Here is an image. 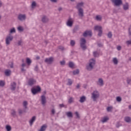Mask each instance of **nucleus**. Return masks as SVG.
Wrapping results in <instances>:
<instances>
[{
  "instance_id": "1",
  "label": "nucleus",
  "mask_w": 131,
  "mask_h": 131,
  "mask_svg": "<svg viewBox=\"0 0 131 131\" xmlns=\"http://www.w3.org/2000/svg\"><path fill=\"white\" fill-rule=\"evenodd\" d=\"M96 65V59L94 58H91L89 63L86 65V70L88 71H92Z\"/></svg>"
},
{
  "instance_id": "2",
  "label": "nucleus",
  "mask_w": 131,
  "mask_h": 131,
  "mask_svg": "<svg viewBox=\"0 0 131 131\" xmlns=\"http://www.w3.org/2000/svg\"><path fill=\"white\" fill-rule=\"evenodd\" d=\"M100 98V93L97 90H95L91 93V99L94 102H97Z\"/></svg>"
},
{
  "instance_id": "3",
  "label": "nucleus",
  "mask_w": 131,
  "mask_h": 131,
  "mask_svg": "<svg viewBox=\"0 0 131 131\" xmlns=\"http://www.w3.org/2000/svg\"><path fill=\"white\" fill-rule=\"evenodd\" d=\"M86 41H85V39L83 38H81L80 40V45L81 49L83 50H86V46H85V43Z\"/></svg>"
},
{
  "instance_id": "4",
  "label": "nucleus",
  "mask_w": 131,
  "mask_h": 131,
  "mask_svg": "<svg viewBox=\"0 0 131 131\" xmlns=\"http://www.w3.org/2000/svg\"><path fill=\"white\" fill-rule=\"evenodd\" d=\"M41 89L40 87L39 86H37L36 87L33 88L31 89V92L33 95H36L37 93H39L40 92Z\"/></svg>"
},
{
  "instance_id": "5",
  "label": "nucleus",
  "mask_w": 131,
  "mask_h": 131,
  "mask_svg": "<svg viewBox=\"0 0 131 131\" xmlns=\"http://www.w3.org/2000/svg\"><path fill=\"white\" fill-rule=\"evenodd\" d=\"M14 37L12 35H9L6 37V43L7 46H9V45L11 43V41L13 40V39Z\"/></svg>"
},
{
  "instance_id": "6",
  "label": "nucleus",
  "mask_w": 131,
  "mask_h": 131,
  "mask_svg": "<svg viewBox=\"0 0 131 131\" xmlns=\"http://www.w3.org/2000/svg\"><path fill=\"white\" fill-rule=\"evenodd\" d=\"M97 84L98 86H104V84H105L104 79L103 78H99L97 81Z\"/></svg>"
},
{
  "instance_id": "7",
  "label": "nucleus",
  "mask_w": 131,
  "mask_h": 131,
  "mask_svg": "<svg viewBox=\"0 0 131 131\" xmlns=\"http://www.w3.org/2000/svg\"><path fill=\"white\" fill-rule=\"evenodd\" d=\"M112 3H113L114 5L119 7V6H121L122 5V0H111Z\"/></svg>"
},
{
  "instance_id": "8",
  "label": "nucleus",
  "mask_w": 131,
  "mask_h": 131,
  "mask_svg": "<svg viewBox=\"0 0 131 131\" xmlns=\"http://www.w3.org/2000/svg\"><path fill=\"white\" fill-rule=\"evenodd\" d=\"M17 18L19 21H25L26 20V14H19Z\"/></svg>"
},
{
  "instance_id": "9",
  "label": "nucleus",
  "mask_w": 131,
  "mask_h": 131,
  "mask_svg": "<svg viewBox=\"0 0 131 131\" xmlns=\"http://www.w3.org/2000/svg\"><path fill=\"white\" fill-rule=\"evenodd\" d=\"M67 25L69 26V27H72V25H73V19H69L67 22Z\"/></svg>"
},
{
  "instance_id": "10",
  "label": "nucleus",
  "mask_w": 131,
  "mask_h": 131,
  "mask_svg": "<svg viewBox=\"0 0 131 131\" xmlns=\"http://www.w3.org/2000/svg\"><path fill=\"white\" fill-rule=\"evenodd\" d=\"M28 83L29 85L35 84L36 83V80L33 78H31L29 80Z\"/></svg>"
},
{
  "instance_id": "11",
  "label": "nucleus",
  "mask_w": 131,
  "mask_h": 131,
  "mask_svg": "<svg viewBox=\"0 0 131 131\" xmlns=\"http://www.w3.org/2000/svg\"><path fill=\"white\" fill-rule=\"evenodd\" d=\"M28 105V102L26 101L23 102V107L24 109H25V112H27L28 111V107H27Z\"/></svg>"
},
{
  "instance_id": "12",
  "label": "nucleus",
  "mask_w": 131,
  "mask_h": 131,
  "mask_svg": "<svg viewBox=\"0 0 131 131\" xmlns=\"http://www.w3.org/2000/svg\"><path fill=\"white\" fill-rule=\"evenodd\" d=\"M78 12L79 16L82 18L83 17V10L82 8H78Z\"/></svg>"
},
{
  "instance_id": "13",
  "label": "nucleus",
  "mask_w": 131,
  "mask_h": 131,
  "mask_svg": "<svg viewBox=\"0 0 131 131\" xmlns=\"http://www.w3.org/2000/svg\"><path fill=\"white\" fill-rule=\"evenodd\" d=\"M36 120V117L33 116L32 117V118L29 120V124L30 126H32L34 121H35Z\"/></svg>"
},
{
  "instance_id": "14",
  "label": "nucleus",
  "mask_w": 131,
  "mask_h": 131,
  "mask_svg": "<svg viewBox=\"0 0 131 131\" xmlns=\"http://www.w3.org/2000/svg\"><path fill=\"white\" fill-rule=\"evenodd\" d=\"M53 61H54V58L53 57L45 59V62L46 63H47V64H51V63H53Z\"/></svg>"
},
{
  "instance_id": "15",
  "label": "nucleus",
  "mask_w": 131,
  "mask_h": 131,
  "mask_svg": "<svg viewBox=\"0 0 131 131\" xmlns=\"http://www.w3.org/2000/svg\"><path fill=\"white\" fill-rule=\"evenodd\" d=\"M47 127L48 125L43 124L40 127L39 131H46L47 130Z\"/></svg>"
},
{
  "instance_id": "16",
  "label": "nucleus",
  "mask_w": 131,
  "mask_h": 131,
  "mask_svg": "<svg viewBox=\"0 0 131 131\" xmlns=\"http://www.w3.org/2000/svg\"><path fill=\"white\" fill-rule=\"evenodd\" d=\"M41 101L42 105H45L46 103H47V99L46 98V96L44 95L42 96L41 98Z\"/></svg>"
},
{
  "instance_id": "17",
  "label": "nucleus",
  "mask_w": 131,
  "mask_h": 131,
  "mask_svg": "<svg viewBox=\"0 0 131 131\" xmlns=\"http://www.w3.org/2000/svg\"><path fill=\"white\" fill-rule=\"evenodd\" d=\"M83 36H92V31H86L83 33Z\"/></svg>"
},
{
  "instance_id": "18",
  "label": "nucleus",
  "mask_w": 131,
  "mask_h": 131,
  "mask_svg": "<svg viewBox=\"0 0 131 131\" xmlns=\"http://www.w3.org/2000/svg\"><path fill=\"white\" fill-rule=\"evenodd\" d=\"M123 10L125 11H127V10H128L129 8V5H128V3H126L123 5Z\"/></svg>"
},
{
  "instance_id": "19",
  "label": "nucleus",
  "mask_w": 131,
  "mask_h": 131,
  "mask_svg": "<svg viewBox=\"0 0 131 131\" xmlns=\"http://www.w3.org/2000/svg\"><path fill=\"white\" fill-rule=\"evenodd\" d=\"M10 90H11V91H15V90H16V83L14 82L11 83Z\"/></svg>"
},
{
  "instance_id": "20",
  "label": "nucleus",
  "mask_w": 131,
  "mask_h": 131,
  "mask_svg": "<svg viewBox=\"0 0 131 131\" xmlns=\"http://www.w3.org/2000/svg\"><path fill=\"white\" fill-rule=\"evenodd\" d=\"M86 100V97L85 96H81L80 97L79 102L80 103H84Z\"/></svg>"
},
{
  "instance_id": "21",
  "label": "nucleus",
  "mask_w": 131,
  "mask_h": 131,
  "mask_svg": "<svg viewBox=\"0 0 131 131\" xmlns=\"http://www.w3.org/2000/svg\"><path fill=\"white\" fill-rule=\"evenodd\" d=\"M108 120H109V117H104L101 119V122H102V123H105V122H107Z\"/></svg>"
},
{
  "instance_id": "22",
  "label": "nucleus",
  "mask_w": 131,
  "mask_h": 131,
  "mask_svg": "<svg viewBox=\"0 0 131 131\" xmlns=\"http://www.w3.org/2000/svg\"><path fill=\"white\" fill-rule=\"evenodd\" d=\"M26 112H25V108H24V110L19 108L18 110V114H19V115H22V114H23V113H26Z\"/></svg>"
},
{
  "instance_id": "23",
  "label": "nucleus",
  "mask_w": 131,
  "mask_h": 131,
  "mask_svg": "<svg viewBox=\"0 0 131 131\" xmlns=\"http://www.w3.org/2000/svg\"><path fill=\"white\" fill-rule=\"evenodd\" d=\"M26 62L28 65H30L31 63L32 62V61L31 59L28 57H27L26 59Z\"/></svg>"
},
{
  "instance_id": "24",
  "label": "nucleus",
  "mask_w": 131,
  "mask_h": 131,
  "mask_svg": "<svg viewBox=\"0 0 131 131\" xmlns=\"http://www.w3.org/2000/svg\"><path fill=\"white\" fill-rule=\"evenodd\" d=\"M94 30L100 31V30H102V27L100 26H95L94 27Z\"/></svg>"
},
{
  "instance_id": "25",
  "label": "nucleus",
  "mask_w": 131,
  "mask_h": 131,
  "mask_svg": "<svg viewBox=\"0 0 131 131\" xmlns=\"http://www.w3.org/2000/svg\"><path fill=\"white\" fill-rule=\"evenodd\" d=\"M83 6V3L80 2L77 4L76 8L77 9H81V7Z\"/></svg>"
},
{
  "instance_id": "26",
  "label": "nucleus",
  "mask_w": 131,
  "mask_h": 131,
  "mask_svg": "<svg viewBox=\"0 0 131 131\" xmlns=\"http://www.w3.org/2000/svg\"><path fill=\"white\" fill-rule=\"evenodd\" d=\"M42 21L44 23L48 22V21H49V18H48V17L44 15L42 17Z\"/></svg>"
},
{
  "instance_id": "27",
  "label": "nucleus",
  "mask_w": 131,
  "mask_h": 131,
  "mask_svg": "<svg viewBox=\"0 0 131 131\" xmlns=\"http://www.w3.org/2000/svg\"><path fill=\"white\" fill-rule=\"evenodd\" d=\"M113 62L114 63V65H117V64H118V59L116 57L113 58Z\"/></svg>"
},
{
  "instance_id": "28",
  "label": "nucleus",
  "mask_w": 131,
  "mask_h": 131,
  "mask_svg": "<svg viewBox=\"0 0 131 131\" xmlns=\"http://www.w3.org/2000/svg\"><path fill=\"white\" fill-rule=\"evenodd\" d=\"M17 30L19 31V32H22L23 31H24V28H23V26H19L17 27Z\"/></svg>"
},
{
  "instance_id": "29",
  "label": "nucleus",
  "mask_w": 131,
  "mask_h": 131,
  "mask_svg": "<svg viewBox=\"0 0 131 131\" xmlns=\"http://www.w3.org/2000/svg\"><path fill=\"white\" fill-rule=\"evenodd\" d=\"M124 120L125 121H126V122H128V123L131 122V118L129 117H125Z\"/></svg>"
},
{
  "instance_id": "30",
  "label": "nucleus",
  "mask_w": 131,
  "mask_h": 131,
  "mask_svg": "<svg viewBox=\"0 0 131 131\" xmlns=\"http://www.w3.org/2000/svg\"><path fill=\"white\" fill-rule=\"evenodd\" d=\"M5 75L7 76H9V75H11V70H6L5 71Z\"/></svg>"
},
{
  "instance_id": "31",
  "label": "nucleus",
  "mask_w": 131,
  "mask_h": 131,
  "mask_svg": "<svg viewBox=\"0 0 131 131\" xmlns=\"http://www.w3.org/2000/svg\"><path fill=\"white\" fill-rule=\"evenodd\" d=\"M9 33L12 34V33H16V29L15 28H12L10 29L9 31Z\"/></svg>"
},
{
  "instance_id": "32",
  "label": "nucleus",
  "mask_w": 131,
  "mask_h": 131,
  "mask_svg": "<svg viewBox=\"0 0 131 131\" xmlns=\"http://www.w3.org/2000/svg\"><path fill=\"white\" fill-rule=\"evenodd\" d=\"M73 82V81H72V80L71 79H68L67 80V84L68 85H71V84H72Z\"/></svg>"
},
{
  "instance_id": "33",
  "label": "nucleus",
  "mask_w": 131,
  "mask_h": 131,
  "mask_svg": "<svg viewBox=\"0 0 131 131\" xmlns=\"http://www.w3.org/2000/svg\"><path fill=\"white\" fill-rule=\"evenodd\" d=\"M73 74H74V75H77V74H79V70L76 69L73 71Z\"/></svg>"
},
{
  "instance_id": "34",
  "label": "nucleus",
  "mask_w": 131,
  "mask_h": 131,
  "mask_svg": "<svg viewBox=\"0 0 131 131\" xmlns=\"http://www.w3.org/2000/svg\"><path fill=\"white\" fill-rule=\"evenodd\" d=\"M93 55L94 57H99V55H100V52L98 51H95L93 52Z\"/></svg>"
},
{
  "instance_id": "35",
  "label": "nucleus",
  "mask_w": 131,
  "mask_h": 131,
  "mask_svg": "<svg viewBox=\"0 0 131 131\" xmlns=\"http://www.w3.org/2000/svg\"><path fill=\"white\" fill-rule=\"evenodd\" d=\"M6 129L7 131H11L12 130V127L9 125H7L6 126Z\"/></svg>"
},
{
  "instance_id": "36",
  "label": "nucleus",
  "mask_w": 131,
  "mask_h": 131,
  "mask_svg": "<svg viewBox=\"0 0 131 131\" xmlns=\"http://www.w3.org/2000/svg\"><path fill=\"white\" fill-rule=\"evenodd\" d=\"M96 20H97V21H101V20H102V16L97 15L96 17Z\"/></svg>"
},
{
  "instance_id": "37",
  "label": "nucleus",
  "mask_w": 131,
  "mask_h": 131,
  "mask_svg": "<svg viewBox=\"0 0 131 131\" xmlns=\"http://www.w3.org/2000/svg\"><path fill=\"white\" fill-rule=\"evenodd\" d=\"M113 109V107L112 106H108L107 107V111L108 112H111Z\"/></svg>"
},
{
  "instance_id": "38",
  "label": "nucleus",
  "mask_w": 131,
  "mask_h": 131,
  "mask_svg": "<svg viewBox=\"0 0 131 131\" xmlns=\"http://www.w3.org/2000/svg\"><path fill=\"white\" fill-rule=\"evenodd\" d=\"M31 6H32V8L33 9H34V8L36 7V3H35V2H33Z\"/></svg>"
},
{
  "instance_id": "39",
  "label": "nucleus",
  "mask_w": 131,
  "mask_h": 131,
  "mask_svg": "<svg viewBox=\"0 0 131 131\" xmlns=\"http://www.w3.org/2000/svg\"><path fill=\"white\" fill-rule=\"evenodd\" d=\"M126 45L128 47L131 46V40H128L126 41Z\"/></svg>"
},
{
  "instance_id": "40",
  "label": "nucleus",
  "mask_w": 131,
  "mask_h": 131,
  "mask_svg": "<svg viewBox=\"0 0 131 131\" xmlns=\"http://www.w3.org/2000/svg\"><path fill=\"white\" fill-rule=\"evenodd\" d=\"M69 66L71 68H72L74 66V63H73V62H70L69 63Z\"/></svg>"
},
{
  "instance_id": "41",
  "label": "nucleus",
  "mask_w": 131,
  "mask_h": 131,
  "mask_svg": "<svg viewBox=\"0 0 131 131\" xmlns=\"http://www.w3.org/2000/svg\"><path fill=\"white\" fill-rule=\"evenodd\" d=\"M67 115L68 117H72V113L68 112L67 113Z\"/></svg>"
},
{
  "instance_id": "42",
  "label": "nucleus",
  "mask_w": 131,
  "mask_h": 131,
  "mask_svg": "<svg viewBox=\"0 0 131 131\" xmlns=\"http://www.w3.org/2000/svg\"><path fill=\"white\" fill-rule=\"evenodd\" d=\"M74 100V98L72 97H70V99H69V103H71Z\"/></svg>"
},
{
  "instance_id": "43",
  "label": "nucleus",
  "mask_w": 131,
  "mask_h": 131,
  "mask_svg": "<svg viewBox=\"0 0 131 131\" xmlns=\"http://www.w3.org/2000/svg\"><path fill=\"white\" fill-rule=\"evenodd\" d=\"M71 46H72V47H73V46H74V45H75V41L72 40H71Z\"/></svg>"
},
{
  "instance_id": "44",
  "label": "nucleus",
  "mask_w": 131,
  "mask_h": 131,
  "mask_svg": "<svg viewBox=\"0 0 131 131\" xmlns=\"http://www.w3.org/2000/svg\"><path fill=\"white\" fill-rule=\"evenodd\" d=\"M11 114H12V115H13V116H15L16 114V111L12 110L11 112Z\"/></svg>"
},
{
  "instance_id": "45",
  "label": "nucleus",
  "mask_w": 131,
  "mask_h": 131,
  "mask_svg": "<svg viewBox=\"0 0 131 131\" xmlns=\"http://www.w3.org/2000/svg\"><path fill=\"white\" fill-rule=\"evenodd\" d=\"M5 85V81H0V86H4Z\"/></svg>"
},
{
  "instance_id": "46",
  "label": "nucleus",
  "mask_w": 131,
  "mask_h": 131,
  "mask_svg": "<svg viewBox=\"0 0 131 131\" xmlns=\"http://www.w3.org/2000/svg\"><path fill=\"white\" fill-rule=\"evenodd\" d=\"M116 100H117V102H121V97H117L116 98Z\"/></svg>"
},
{
  "instance_id": "47",
  "label": "nucleus",
  "mask_w": 131,
  "mask_h": 131,
  "mask_svg": "<svg viewBox=\"0 0 131 131\" xmlns=\"http://www.w3.org/2000/svg\"><path fill=\"white\" fill-rule=\"evenodd\" d=\"M107 36L108 37H109L110 38H111L112 37V33H111V32H110L108 34H107Z\"/></svg>"
},
{
  "instance_id": "48",
  "label": "nucleus",
  "mask_w": 131,
  "mask_h": 131,
  "mask_svg": "<svg viewBox=\"0 0 131 131\" xmlns=\"http://www.w3.org/2000/svg\"><path fill=\"white\" fill-rule=\"evenodd\" d=\"M131 82V79L129 78H127V83H128V84H129Z\"/></svg>"
},
{
  "instance_id": "49",
  "label": "nucleus",
  "mask_w": 131,
  "mask_h": 131,
  "mask_svg": "<svg viewBox=\"0 0 131 131\" xmlns=\"http://www.w3.org/2000/svg\"><path fill=\"white\" fill-rule=\"evenodd\" d=\"M103 33L102 29L100 31H98V36H101V35H102V33Z\"/></svg>"
},
{
  "instance_id": "50",
  "label": "nucleus",
  "mask_w": 131,
  "mask_h": 131,
  "mask_svg": "<svg viewBox=\"0 0 131 131\" xmlns=\"http://www.w3.org/2000/svg\"><path fill=\"white\" fill-rule=\"evenodd\" d=\"M17 45L18 46H22V40H19L18 42H17Z\"/></svg>"
},
{
  "instance_id": "51",
  "label": "nucleus",
  "mask_w": 131,
  "mask_h": 131,
  "mask_svg": "<svg viewBox=\"0 0 131 131\" xmlns=\"http://www.w3.org/2000/svg\"><path fill=\"white\" fill-rule=\"evenodd\" d=\"M117 50L118 51H120V50H121V46H118L117 47Z\"/></svg>"
},
{
  "instance_id": "52",
  "label": "nucleus",
  "mask_w": 131,
  "mask_h": 131,
  "mask_svg": "<svg viewBox=\"0 0 131 131\" xmlns=\"http://www.w3.org/2000/svg\"><path fill=\"white\" fill-rule=\"evenodd\" d=\"M65 64V60H62L60 61V65H64Z\"/></svg>"
},
{
  "instance_id": "53",
  "label": "nucleus",
  "mask_w": 131,
  "mask_h": 131,
  "mask_svg": "<svg viewBox=\"0 0 131 131\" xmlns=\"http://www.w3.org/2000/svg\"><path fill=\"white\" fill-rule=\"evenodd\" d=\"M75 115L77 116V118H79V114L77 112H75Z\"/></svg>"
},
{
  "instance_id": "54",
  "label": "nucleus",
  "mask_w": 131,
  "mask_h": 131,
  "mask_svg": "<svg viewBox=\"0 0 131 131\" xmlns=\"http://www.w3.org/2000/svg\"><path fill=\"white\" fill-rule=\"evenodd\" d=\"M120 125H121V124H120V123H119V122L117 123V124H116L117 127H119V126H120Z\"/></svg>"
},
{
  "instance_id": "55",
  "label": "nucleus",
  "mask_w": 131,
  "mask_h": 131,
  "mask_svg": "<svg viewBox=\"0 0 131 131\" xmlns=\"http://www.w3.org/2000/svg\"><path fill=\"white\" fill-rule=\"evenodd\" d=\"M21 72H25V71H26V70L24 69V68H21Z\"/></svg>"
},
{
  "instance_id": "56",
  "label": "nucleus",
  "mask_w": 131,
  "mask_h": 131,
  "mask_svg": "<svg viewBox=\"0 0 131 131\" xmlns=\"http://www.w3.org/2000/svg\"><path fill=\"white\" fill-rule=\"evenodd\" d=\"M25 66H26V63H22L21 64V68H24V67H25Z\"/></svg>"
},
{
  "instance_id": "57",
  "label": "nucleus",
  "mask_w": 131,
  "mask_h": 131,
  "mask_svg": "<svg viewBox=\"0 0 131 131\" xmlns=\"http://www.w3.org/2000/svg\"><path fill=\"white\" fill-rule=\"evenodd\" d=\"M52 3H57L58 0H50Z\"/></svg>"
},
{
  "instance_id": "58",
  "label": "nucleus",
  "mask_w": 131,
  "mask_h": 131,
  "mask_svg": "<svg viewBox=\"0 0 131 131\" xmlns=\"http://www.w3.org/2000/svg\"><path fill=\"white\" fill-rule=\"evenodd\" d=\"M51 112L52 113V114H54L56 112V111H55V109H52L51 111Z\"/></svg>"
},
{
  "instance_id": "59",
  "label": "nucleus",
  "mask_w": 131,
  "mask_h": 131,
  "mask_svg": "<svg viewBox=\"0 0 131 131\" xmlns=\"http://www.w3.org/2000/svg\"><path fill=\"white\" fill-rule=\"evenodd\" d=\"M80 88V85L79 84H78L77 85H76V88L77 89H79Z\"/></svg>"
},
{
  "instance_id": "60",
  "label": "nucleus",
  "mask_w": 131,
  "mask_h": 131,
  "mask_svg": "<svg viewBox=\"0 0 131 131\" xmlns=\"http://www.w3.org/2000/svg\"><path fill=\"white\" fill-rule=\"evenodd\" d=\"M10 67H11V68H13V62L10 63Z\"/></svg>"
},
{
  "instance_id": "61",
  "label": "nucleus",
  "mask_w": 131,
  "mask_h": 131,
  "mask_svg": "<svg viewBox=\"0 0 131 131\" xmlns=\"http://www.w3.org/2000/svg\"><path fill=\"white\" fill-rule=\"evenodd\" d=\"M62 7L58 8V11H62Z\"/></svg>"
},
{
  "instance_id": "62",
  "label": "nucleus",
  "mask_w": 131,
  "mask_h": 131,
  "mask_svg": "<svg viewBox=\"0 0 131 131\" xmlns=\"http://www.w3.org/2000/svg\"><path fill=\"white\" fill-rule=\"evenodd\" d=\"M3 6V3H2V1H0V8Z\"/></svg>"
},
{
  "instance_id": "63",
  "label": "nucleus",
  "mask_w": 131,
  "mask_h": 131,
  "mask_svg": "<svg viewBox=\"0 0 131 131\" xmlns=\"http://www.w3.org/2000/svg\"><path fill=\"white\" fill-rule=\"evenodd\" d=\"M98 47H102V44H98Z\"/></svg>"
},
{
  "instance_id": "64",
  "label": "nucleus",
  "mask_w": 131,
  "mask_h": 131,
  "mask_svg": "<svg viewBox=\"0 0 131 131\" xmlns=\"http://www.w3.org/2000/svg\"><path fill=\"white\" fill-rule=\"evenodd\" d=\"M63 104H60V105H59V106H60V107H63Z\"/></svg>"
}]
</instances>
